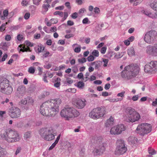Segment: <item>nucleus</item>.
Listing matches in <instances>:
<instances>
[{
    "label": "nucleus",
    "mask_w": 157,
    "mask_h": 157,
    "mask_svg": "<svg viewBox=\"0 0 157 157\" xmlns=\"http://www.w3.org/2000/svg\"><path fill=\"white\" fill-rule=\"evenodd\" d=\"M127 116L126 121L127 122H133L138 121L140 118L139 114L134 109L129 108L127 111Z\"/></svg>",
    "instance_id": "obj_5"
},
{
    "label": "nucleus",
    "mask_w": 157,
    "mask_h": 157,
    "mask_svg": "<svg viewBox=\"0 0 157 157\" xmlns=\"http://www.w3.org/2000/svg\"><path fill=\"white\" fill-rule=\"evenodd\" d=\"M35 71V69L33 67H30L28 69V72L30 73L33 74Z\"/></svg>",
    "instance_id": "obj_40"
},
{
    "label": "nucleus",
    "mask_w": 157,
    "mask_h": 157,
    "mask_svg": "<svg viewBox=\"0 0 157 157\" xmlns=\"http://www.w3.org/2000/svg\"><path fill=\"white\" fill-rule=\"evenodd\" d=\"M61 102L59 98L52 99L45 102L40 107V112L43 116H54L58 112L59 106Z\"/></svg>",
    "instance_id": "obj_1"
},
{
    "label": "nucleus",
    "mask_w": 157,
    "mask_h": 157,
    "mask_svg": "<svg viewBox=\"0 0 157 157\" xmlns=\"http://www.w3.org/2000/svg\"><path fill=\"white\" fill-rule=\"evenodd\" d=\"M52 54L48 51H44L43 54L42 58L43 59L51 56Z\"/></svg>",
    "instance_id": "obj_27"
},
{
    "label": "nucleus",
    "mask_w": 157,
    "mask_h": 157,
    "mask_svg": "<svg viewBox=\"0 0 157 157\" xmlns=\"http://www.w3.org/2000/svg\"><path fill=\"white\" fill-rule=\"evenodd\" d=\"M153 70V69L149 63L145 66L144 71L146 72H149L152 71Z\"/></svg>",
    "instance_id": "obj_26"
},
{
    "label": "nucleus",
    "mask_w": 157,
    "mask_h": 157,
    "mask_svg": "<svg viewBox=\"0 0 157 157\" xmlns=\"http://www.w3.org/2000/svg\"><path fill=\"white\" fill-rule=\"evenodd\" d=\"M71 17L73 19H76L78 17V13L75 12L71 15Z\"/></svg>",
    "instance_id": "obj_59"
},
{
    "label": "nucleus",
    "mask_w": 157,
    "mask_h": 157,
    "mask_svg": "<svg viewBox=\"0 0 157 157\" xmlns=\"http://www.w3.org/2000/svg\"><path fill=\"white\" fill-rule=\"evenodd\" d=\"M41 0H33V4L36 6H38L40 4V2Z\"/></svg>",
    "instance_id": "obj_49"
},
{
    "label": "nucleus",
    "mask_w": 157,
    "mask_h": 157,
    "mask_svg": "<svg viewBox=\"0 0 157 157\" xmlns=\"http://www.w3.org/2000/svg\"><path fill=\"white\" fill-rule=\"evenodd\" d=\"M114 124V119L111 116L108 119L105 124V126L106 127H109Z\"/></svg>",
    "instance_id": "obj_21"
},
{
    "label": "nucleus",
    "mask_w": 157,
    "mask_h": 157,
    "mask_svg": "<svg viewBox=\"0 0 157 157\" xmlns=\"http://www.w3.org/2000/svg\"><path fill=\"white\" fill-rule=\"evenodd\" d=\"M31 132H26L24 135V137L25 139L29 138L31 136Z\"/></svg>",
    "instance_id": "obj_45"
},
{
    "label": "nucleus",
    "mask_w": 157,
    "mask_h": 157,
    "mask_svg": "<svg viewBox=\"0 0 157 157\" xmlns=\"http://www.w3.org/2000/svg\"><path fill=\"white\" fill-rule=\"evenodd\" d=\"M107 100H109L111 102H117L119 101H121L122 100V98H117L113 99H108Z\"/></svg>",
    "instance_id": "obj_37"
},
{
    "label": "nucleus",
    "mask_w": 157,
    "mask_h": 157,
    "mask_svg": "<svg viewBox=\"0 0 157 157\" xmlns=\"http://www.w3.org/2000/svg\"><path fill=\"white\" fill-rule=\"evenodd\" d=\"M54 138L55 135L53 134V130L51 129L44 139L47 141H50L54 139Z\"/></svg>",
    "instance_id": "obj_15"
},
{
    "label": "nucleus",
    "mask_w": 157,
    "mask_h": 157,
    "mask_svg": "<svg viewBox=\"0 0 157 157\" xmlns=\"http://www.w3.org/2000/svg\"><path fill=\"white\" fill-rule=\"evenodd\" d=\"M107 48L106 47H103L101 49V52L102 54H104L106 51Z\"/></svg>",
    "instance_id": "obj_57"
},
{
    "label": "nucleus",
    "mask_w": 157,
    "mask_h": 157,
    "mask_svg": "<svg viewBox=\"0 0 157 157\" xmlns=\"http://www.w3.org/2000/svg\"><path fill=\"white\" fill-rule=\"evenodd\" d=\"M139 98V96L138 95H134L132 98V99L134 101H137Z\"/></svg>",
    "instance_id": "obj_53"
},
{
    "label": "nucleus",
    "mask_w": 157,
    "mask_h": 157,
    "mask_svg": "<svg viewBox=\"0 0 157 157\" xmlns=\"http://www.w3.org/2000/svg\"><path fill=\"white\" fill-rule=\"evenodd\" d=\"M21 147H18L17 148L15 153V155H17L21 151Z\"/></svg>",
    "instance_id": "obj_63"
},
{
    "label": "nucleus",
    "mask_w": 157,
    "mask_h": 157,
    "mask_svg": "<svg viewBox=\"0 0 157 157\" xmlns=\"http://www.w3.org/2000/svg\"><path fill=\"white\" fill-rule=\"evenodd\" d=\"M110 84L109 83H108L105 84L104 88L105 90H107L109 89V88L110 87Z\"/></svg>",
    "instance_id": "obj_64"
},
{
    "label": "nucleus",
    "mask_w": 157,
    "mask_h": 157,
    "mask_svg": "<svg viewBox=\"0 0 157 157\" xmlns=\"http://www.w3.org/2000/svg\"><path fill=\"white\" fill-rule=\"evenodd\" d=\"M106 113V108L105 107H98L93 109L90 113L89 116L93 119H96L103 117Z\"/></svg>",
    "instance_id": "obj_6"
},
{
    "label": "nucleus",
    "mask_w": 157,
    "mask_h": 157,
    "mask_svg": "<svg viewBox=\"0 0 157 157\" xmlns=\"http://www.w3.org/2000/svg\"><path fill=\"white\" fill-rule=\"evenodd\" d=\"M26 99L28 100V102L31 104H32L34 102L33 99L32 98L29 97H27L26 98Z\"/></svg>",
    "instance_id": "obj_41"
},
{
    "label": "nucleus",
    "mask_w": 157,
    "mask_h": 157,
    "mask_svg": "<svg viewBox=\"0 0 157 157\" xmlns=\"http://www.w3.org/2000/svg\"><path fill=\"white\" fill-rule=\"evenodd\" d=\"M146 53L148 55L152 56H155L153 46H147L146 48Z\"/></svg>",
    "instance_id": "obj_17"
},
{
    "label": "nucleus",
    "mask_w": 157,
    "mask_h": 157,
    "mask_svg": "<svg viewBox=\"0 0 157 157\" xmlns=\"http://www.w3.org/2000/svg\"><path fill=\"white\" fill-rule=\"evenodd\" d=\"M150 6L153 10L157 11V0H155L151 3Z\"/></svg>",
    "instance_id": "obj_28"
},
{
    "label": "nucleus",
    "mask_w": 157,
    "mask_h": 157,
    "mask_svg": "<svg viewBox=\"0 0 157 157\" xmlns=\"http://www.w3.org/2000/svg\"><path fill=\"white\" fill-rule=\"evenodd\" d=\"M17 38L18 40L21 41L22 40L23 37L22 35L19 34L17 36Z\"/></svg>",
    "instance_id": "obj_61"
},
{
    "label": "nucleus",
    "mask_w": 157,
    "mask_h": 157,
    "mask_svg": "<svg viewBox=\"0 0 157 157\" xmlns=\"http://www.w3.org/2000/svg\"><path fill=\"white\" fill-rule=\"evenodd\" d=\"M148 152L149 154L153 155L156 154V151L153 149L148 148Z\"/></svg>",
    "instance_id": "obj_36"
},
{
    "label": "nucleus",
    "mask_w": 157,
    "mask_h": 157,
    "mask_svg": "<svg viewBox=\"0 0 157 157\" xmlns=\"http://www.w3.org/2000/svg\"><path fill=\"white\" fill-rule=\"evenodd\" d=\"M44 48L41 45H38L36 48V49L38 51L37 53H39L42 52L44 50Z\"/></svg>",
    "instance_id": "obj_31"
},
{
    "label": "nucleus",
    "mask_w": 157,
    "mask_h": 157,
    "mask_svg": "<svg viewBox=\"0 0 157 157\" xmlns=\"http://www.w3.org/2000/svg\"><path fill=\"white\" fill-rule=\"evenodd\" d=\"M7 56L8 55L7 54H4L2 59L0 60V62L5 61L6 59L7 58Z\"/></svg>",
    "instance_id": "obj_50"
},
{
    "label": "nucleus",
    "mask_w": 157,
    "mask_h": 157,
    "mask_svg": "<svg viewBox=\"0 0 157 157\" xmlns=\"http://www.w3.org/2000/svg\"><path fill=\"white\" fill-rule=\"evenodd\" d=\"M128 54L129 56H132L135 54V52L133 48H131L129 49L128 51Z\"/></svg>",
    "instance_id": "obj_33"
},
{
    "label": "nucleus",
    "mask_w": 157,
    "mask_h": 157,
    "mask_svg": "<svg viewBox=\"0 0 157 157\" xmlns=\"http://www.w3.org/2000/svg\"><path fill=\"white\" fill-rule=\"evenodd\" d=\"M102 61L104 63L103 66L106 67L107 66V64L109 61L108 59H105L104 58L102 59Z\"/></svg>",
    "instance_id": "obj_38"
},
{
    "label": "nucleus",
    "mask_w": 157,
    "mask_h": 157,
    "mask_svg": "<svg viewBox=\"0 0 157 157\" xmlns=\"http://www.w3.org/2000/svg\"><path fill=\"white\" fill-rule=\"evenodd\" d=\"M143 13L148 17L152 19H156L157 18V12L151 13L147 10L144 11Z\"/></svg>",
    "instance_id": "obj_16"
},
{
    "label": "nucleus",
    "mask_w": 157,
    "mask_h": 157,
    "mask_svg": "<svg viewBox=\"0 0 157 157\" xmlns=\"http://www.w3.org/2000/svg\"><path fill=\"white\" fill-rule=\"evenodd\" d=\"M54 14L55 15H58L60 17H62L63 16V13L62 12L56 11L54 13Z\"/></svg>",
    "instance_id": "obj_48"
},
{
    "label": "nucleus",
    "mask_w": 157,
    "mask_h": 157,
    "mask_svg": "<svg viewBox=\"0 0 157 157\" xmlns=\"http://www.w3.org/2000/svg\"><path fill=\"white\" fill-rule=\"evenodd\" d=\"M60 136L61 135L60 134L58 136L55 142L52 144V145L49 148V150L52 149L55 147L56 145L58 143L60 139Z\"/></svg>",
    "instance_id": "obj_25"
},
{
    "label": "nucleus",
    "mask_w": 157,
    "mask_h": 157,
    "mask_svg": "<svg viewBox=\"0 0 157 157\" xmlns=\"http://www.w3.org/2000/svg\"><path fill=\"white\" fill-rule=\"evenodd\" d=\"M17 49L19 52L21 51L23 52H25L31 51L30 48L29 47L26 48L25 46H23V45L21 44H20L19 46Z\"/></svg>",
    "instance_id": "obj_22"
},
{
    "label": "nucleus",
    "mask_w": 157,
    "mask_h": 157,
    "mask_svg": "<svg viewBox=\"0 0 157 157\" xmlns=\"http://www.w3.org/2000/svg\"><path fill=\"white\" fill-rule=\"evenodd\" d=\"M50 6L49 4V3H47V4H44L43 5V8L45 10L47 11L48 10V7Z\"/></svg>",
    "instance_id": "obj_42"
},
{
    "label": "nucleus",
    "mask_w": 157,
    "mask_h": 157,
    "mask_svg": "<svg viewBox=\"0 0 157 157\" xmlns=\"http://www.w3.org/2000/svg\"><path fill=\"white\" fill-rule=\"evenodd\" d=\"M8 23L7 22H6L5 23L3 24L0 27V31L3 32L5 30L6 26L7 25Z\"/></svg>",
    "instance_id": "obj_34"
},
{
    "label": "nucleus",
    "mask_w": 157,
    "mask_h": 157,
    "mask_svg": "<svg viewBox=\"0 0 157 157\" xmlns=\"http://www.w3.org/2000/svg\"><path fill=\"white\" fill-rule=\"evenodd\" d=\"M4 90V92H2L6 94H10L12 92L13 88L11 86H9L8 84V86L5 88Z\"/></svg>",
    "instance_id": "obj_23"
},
{
    "label": "nucleus",
    "mask_w": 157,
    "mask_h": 157,
    "mask_svg": "<svg viewBox=\"0 0 157 157\" xmlns=\"http://www.w3.org/2000/svg\"><path fill=\"white\" fill-rule=\"evenodd\" d=\"M84 85L85 84L83 82L79 81L78 82L76 86L78 88L82 89Z\"/></svg>",
    "instance_id": "obj_32"
},
{
    "label": "nucleus",
    "mask_w": 157,
    "mask_h": 157,
    "mask_svg": "<svg viewBox=\"0 0 157 157\" xmlns=\"http://www.w3.org/2000/svg\"><path fill=\"white\" fill-rule=\"evenodd\" d=\"M28 2L27 0H22L21 4L22 6H25L28 4Z\"/></svg>",
    "instance_id": "obj_56"
},
{
    "label": "nucleus",
    "mask_w": 157,
    "mask_h": 157,
    "mask_svg": "<svg viewBox=\"0 0 157 157\" xmlns=\"http://www.w3.org/2000/svg\"><path fill=\"white\" fill-rule=\"evenodd\" d=\"M143 0H135L134 1L133 5L135 6H136L141 3Z\"/></svg>",
    "instance_id": "obj_51"
},
{
    "label": "nucleus",
    "mask_w": 157,
    "mask_h": 157,
    "mask_svg": "<svg viewBox=\"0 0 157 157\" xmlns=\"http://www.w3.org/2000/svg\"><path fill=\"white\" fill-rule=\"evenodd\" d=\"M21 102L22 104L26 105L28 102V100L26 99V98L22 100L21 101Z\"/></svg>",
    "instance_id": "obj_62"
},
{
    "label": "nucleus",
    "mask_w": 157,
    "mask_h": 157,
    "mask_svg": "<svg viewBox=\"0 0 157 157\" xmlns=\"http://www.w3.org/2000/svg\"><path fill=\"white\" fill-rule=\"evenodd\" d=\"M125 94V91H122L121 92V93H118L117 94V96L118 97H121L123 99V98L124 97V94Z\"/></svg>",
    "instance_id": "obj_47"
},
{
    "label": "nucleus",
    "mask_w": 157,
    "mask_h": 157,
    "mask_svg": "<svg viewBox=\"0 0 157 157\" xmlns=\"http://www.w3.org/2000/svg\"><path fill=\"white\" fill-rule=\"evenodd\" d=\"M8 114L11 118L17 119L20 117L21 111L18 107L13 106L9 109Z\"/></svg>",
    "instance_id": "obj_10"
},
{
    "label": "nucleus",
    "mask_w": 157,
    "mask_h": 157,
    "mask_svg": "<svg viewBox=\"0 0 157 157\" xmlns=\"http://www.w3.org/2000/svg\"><path fill=\"white\" fill-rule=\"evenodd\" d=\"M16 132L10 129H8L3 134H0V138L5 140L8 142Z\"/></svg>",
    "instance_id": "obj_11"
},
{
    "label": "nucleus",
    "mask_w": 157,
    "mask_h": 157,
    "mask_svg": "<svg viewBox=\"0 0 157 157\" xmlns=\"http://www.w3.org/2000/svg\"><path fill=\"white\" fill-rule=\"evenodd\" d=\"M117 147L115 151V154L119 155L125 153L127 150V148L125 145L124 142L122 140H118L117 142Z\"/></svg>",
    "instance_id": "obj_8"
},
{
    "label": "nucleus",
    "mask_w": 157,
    "mask_h": 157,
    "mask_svg": "<svg viewBox=\"0 0 157 157\" xmlns=\"http://www.w3.org/2000/svg\"><path fill=\"white\" fill-rule=\"evenodd\" d=\"M3 50L6 51L8 47V43L6 42H2L0 44Z\"/></svg>",
    "instance_id": "obj_29"
},
{
    "label": "nucleus",
    "mask_w": 157,
    "mask_h": 157,
    "mask_svg": "<svg viewBox=\"0 0 157 157\" xmlns=\"http://www.w3.org/2000/svg\"><path fill=\"white\" fill-rule=\"evenodd\" d=\"M93 140H94L93 143L96 145V148L95 152L96 155H101L105 150L106 143L101 136L94 137Z\"/></svg>",
    "instance_id": "obj_4"
},
{
    "label": "nucleus",
    "mask_w": 157,
    "mask_h": 157,
    "mask_svg": "<svg viewBox=\"0 0 157 157\" xmlns=\"http://www.w3.org/2000/svg\"><path fill=\"white\" fill-rule=\"evenodd\" d=\"M139 68L137 65L131 64L125 67L121 73L122 77L129 79L135 77L139 72Z\"/></svg>",
    "instance_id": "obj_2"
},
{
    "label": "nucleus",
    "mask_w": 157,
    "mask_h": 157,
    "mask_svg": "<svg viewBox=\"0 0 157 157\" xmlns=\"http://www.w3.org/2000/svg\"><path fill=\"white\" fill-rule=\"evenodd\" d=\"M81 47L80 46L79 47L76 48L74 49V51L76 53H79L81 51Z\"/></svg>",
    "instance_id": "obj_54"
},
{
    "label": "nucleus",
    "mask_w": 157,
    "mask_h": 157,
    "mask_svg": "<svg viewBox=\"0 0 157 157\" xmlns=\"http://www.w3.org/2000/svg\"><path fill=\"white\" fill-rule=\"evenodd\" d=\"M8 81L7 80L3 81L0 80V91L4 92V89L8 86V83H6Z\"/></svg>",
    "instance_id": "obj_20"
},
{
    "label": "nucleus",
    "mask_w": 157,
    "mask_h": 157,
    "mask_svg": "<svg viewBox=\"0 0 157 157\" xmlns=\"http://www.w3.org/2000/svg\"><path fill=\"white\" fill-rule=\"evenodd\" d=\"M30 13H26L24 15V18L26 20L28 19L30 17Z\"/></svg>",
    "instance_id": "obj_55"
},
{
    "label": "nucleus",
    "mask_w": 157,
    "mask_h": 157,
    "mask_svg": "<svg viewBox=\"0 0 157 157\" xmlns=\"http://www.w3.org/2000/svg\"><path fill=\"white\" fill-rule=\"evenodd\" d=\"M79 115V112L72 107H65L60 113L61 117L67 120H69L70 118L77 117Z\"/></svg>",
    "instance_id": "obj_3"
},
{
    "label": "nucleus",
    "mask_w": 157,
    "mask_h": 157,
    "mask_svg": "<svg viewBox=\"0 0 157 157\" xmlns=\"http://www.w3.org/2000/svg\"><path fill=\"white\" fill-rule=\"evenodd\" d=\"M101 62L99 61H95L91 63V65H95V69H98L101 65Z\"/></svg>",
    "instance_id": "obj_24"
},
{
    "label": "nucleus",
    "mask_w": 157,
    "mask_h": 157,
    "mask_svg": "<svg viewBox=\"0 0 157 157\" xmlns=\"http://www.w3.org/2000/svg\"><path fill=\"white\" fill-rule=\"evenodd\" d=\"M11 39V36L9 35H6L5 36V40L7 41H10V40Z\"/></svg>",
    "instance_id": "obj_58"
},
{
    "label": "nucleus",
    "mask_w": 157,
    "mask_h": 157,
    "mask_svg": "<svg viewBox=\"0 0 157 157\" xmlns=\"http://www.w3.org/2000/svg\"><path fill=\"white\" fill-rule=\"evenodd\" d=\"M86 101L85 99L83 100L80 99H76L75 102V105L78 109H82L86 105Z\"/></svg>",
    "instance_id": "obj_14"
},
{
    "label": "nucleus",
    "mask_w": 157,
    "mask_h": 157,
    "mask_svg": "<svg viewBox=\"0 0 157 157\" xmlns=\"http://www.w3.org/2000/svg\"><path fill=\"white\" fill-rule=\"evenodd\" d=\"M26 92V88L23 85L19 86L17 88V93L19 96H24Z\"/></svg>",
    "instance_id": "obj_13"
},
{
    "label": "nucleus",
    "mask_w": 157,
    "mask_h": 157,
    "mask_svg": "<svg viewBox=\"0 0 157 157\" xmlns=\"http://www.w3.org/2000/svg\"><path fill=\"white\" fill-rule=\"evenodd\" d=\"M25 44L28 46L32 47L33 46V44L31 43L29 41H26L25 42Z\"/></svg>",
    "instance_id": "obj_60"
},
{
    "label": "nucleus",
    "mask_w": 157,
    "mask_h": 157,
    "mask_svg": "<svg viewBox=\"0 0 157 157\" xmlns=\"http://www.w3.org/2000/svg\"><path fill=\"white\" fill-rule=\"evenodd\" d=\"M155 56H157V44H155L153 45Z\"/></svg>",
    "instance_id": "obj_52"
},
{
    "label": "nucleus",
    "mask_w": 157,
    "mask_h": 157,
    "mask_svg": "<svg viewBox=\"0 0 157 157\" xmlns=\"http://www.w3.org/2000/svg\"><path fill=\"white\" fill-rule=\"evenodd\" d=\"M94 59L95 58L93 56L90 55L87 57V59L88 61L91 62L94 60Z\"/></svg>",
    "instance_id": "obj_44"
},
{
    "label": "nucleus",
    "mask_w": 157,
    "mask_h": 157,
    "mask_svg": "<svg viewBox=\"0 0 157 157\" xmlns=\"http://www.w3.org/2000/svg\"><path fill=\"white\" fill-rule=\"evenodd\" d=\"M20 139V137L17 132H16L14 135V136L13 135V137H11V138L10 139H9L8 142L9 143L16 142L19 141Z\"/></svg>",
    "instance_id": "obj_18"
},
{
    "label": "nucleus",
    "mask_w": 157,
    "mask_h": 157,
    "mask_svg": "<svg viewBox=\"0 0 157 157\" xmlns=\"http://www.w3.org/2000/svg\"><path fill=\"white\" fill-rule=\"evenodd\" d=\"M152 129L151 125L147 123H142L139 124L136 128L137 133L144 136L150 132Z\"/></svg>",
    "instance_id": "obj_7"
},
{
    "label": "nucleus",
    "mask_w": 157,
    "mask_h": 157,
    "mask_svg": "<svg viewBox=\"0 0 157 157\" xmlns=\"http://www.w3.org/2000/svg\"><path fill=\"white\" fill-rule=\"evenodd\" d=\"M92 56L98 57L99 56V52L98 50H94L92 52Z\"/></svg>",
    "instance_id": "obj_46"
},
{
    "label": "nucleus",
    "mask_w": 157,
    "mask_h": 157,
    "mask_svg": "<svg viewBox=\"0 0 157 157\" xmlns=\"http://www.w3.org/2000/svg\"><path fill=\"white\" fill-rule=\"evenodd\" d=\"M78 61L79 63H85L86 61V59L84 58H82L78 59Z\"/></svg>",
    "instance_id": "obj_39"
},
{
    "label": "nucleus",
    "mask_w": 157,
    "mask_h": 157,
    "mask_svg": "<svg viewBox=\"0 0 157 157\" xmlns=\"http://www.w3.org/2000/svg\"><path fill=\"white\" fill-rule=\"evenodd\" d=\"M152 69L153 70L154 68L155 70H157V61H151L149 63Z\"/></svg>",
    "instance_id": "obj_30"
},
{
    "label": "nucleus",
    "mask_w": 157,
    "mask_h": 157,
    "mask_svg": "<svg viewBox=\"0 0 157 157\" xmlns=\"http://www.w3.org/2000/svg\"><path fill=\"white\" fill-rule=\"evenodd\" d=\"M50 129L47 128H42L39 131V134L41 137L44 139Z\"/></svg>",
    "instance_id": "obj_19"
},
{
    "label": "nucleus",
    "mask_w": 157,
    "mask_h": 157,
    "mask_svg": "<svg viewBox=\"0 0 157 157\" xmlns=\"http://www.w3.org/2000/svg\"><path fill=\"white\" fill-rule=\"evenodd\" d=\"M145 41L149 44L153 43L155 40H157V32L154 30H151L147 32L144 38Z\"/></svg>",
    "instance_id": "obj_9"
},
{
    "label": "nucleus",
    "mask_w": 157,
    "mask_h": 157,
    "mask_svg": "<svg viewBox=\"0 0 157 157\" xmlns=\"http://www.w3.org/2000/svg\"><path fill=\"white\" fill-rule=\"evenodd\" d=\"M90 73L88 72H87L85 75V77L84 78H83V80H84V82H86L89 79V78L88 77L90 75Z\"/></svg>",
    "instance_id": "obj_43"
},
{
    "label": "nucleus",
    "mask_w": 157,
    "mask_h": 157,
    "mask_svg": "<svg viewBox=\"0 0 157 157\" xmlns=\"http://www.w3.org/2000/svg\"><path fill=\"white\" fill-rule=\"evenodd\" d=\"M124 53L121 52V53H118L117 54H116L114 57L116 59H119L122 57L123 56Z\"/></svg>",
    "instance_id": "obj_35"
},
{
    "label": "nucleus",
    "mask_w": 157,
    "mask_h": 157,
    "mask_svg": "<svg viewBox=\"0 0 157 157\" xmlns=\"http://www.w3.org/2000/svg\"><path fill=\"white\" fill-rule=\"evenodd\" d=\"M125 130V128L123 124H120L112 127L110 129V132L112 134H120L122 131Z\"/></svg>",
    "instance_id": "obj_12"
}]
</instances>
